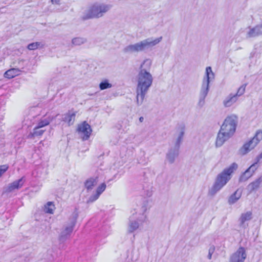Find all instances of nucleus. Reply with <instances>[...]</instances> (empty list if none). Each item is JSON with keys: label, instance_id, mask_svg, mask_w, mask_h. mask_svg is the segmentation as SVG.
<instances>
[{"label": "nucleus", "instance_id": "nucleus-1", "mask_svg": "<svg viewBox=\"0 0 262 262\" xmlns=\"http://www.w3.org/2000/svg\"><path fill=\"white\" fill-rule=\"evenodd\" d=\"M151 64V60L147 59L140 66L137 76L138 83L136 89V99L138 105L142 104L145 96L152 83L153 78L149 72Z\"/></svg>", "mask_w": 262, "mask_h": 262}, {"label": "nucleus", "instance_id": "nucleus-2", "mask_svg": "<svg viewBox=\"0 0 262 262\" xmlns=\"http://www.w3.org/2000/svg\"><path fill=\"white\" fill-rule=\"evenodd\" d=\"M238 118L235 115L228 116L221 127L216 139V146L221 147L235 132Z\"/></svg>", "mask_w": 262, "mask_h": 262}, {"label": "nucleus", "instance_id": "nucleus-3", "mask_svg": "<svg viewBox=\"0 0 262 262\" xmlns=\"http://www.w3.org/2000/svg\"><path fill=\"white\" fill-rule=\"evenodd\" d=\"M237 167V164L233 163L228 168L225 169L222 172L219 174L213 185L209 189V194L210 195H214L221 190L231 179V174L236 170Z\"/></svg>", "mask_w": 262, "mask_h": 262}, {"label": "nucleus", "instance_id": "nucleus-4", "mask_svg": "<svg viewBox=\"0 0 262 262\" xmlns=\"http://www.w3.org/2000/svg\"><path fill=\"white\" fill-rule=\"evenodd\" d=\"M162 36L155 39L152 38H148L136 43L126 46L123 49V51L125 53L142 52L157 45L162 40Z\"/></svg>", "mask_w": 262, "mask_h": 262}, {"label": "nucleus", "instance_id": "nucleus-5", "mask_svg": "<svg viewBox=\"0 0 262 262\" xmlns=\"http://www.w3.org/2000/svg\"><path fill=\"white\" fill-rule=\"evenodd\" d=\"M112 8V5L104 3H96L85 11L82 17L83 20L99 18L104 15Z\"/></svg>", "mask_w": 262, "mask_h": 262}, {"label": "nucleus", "instance_id": "nucleus-6", "mask_svg": "<svg viewBox=\"0 0 262 262\" xmlns=\"http://www.w3.org/2000/svg\"><path fill=\"white\" fill-rule=\"evenodd\" d=\"M214 75L210 67H208L206 69L205 76L203 80L201 89L200 92L199 100L198 105L200 107H203L205 103V98L206 97L209 88L210 80L213 79Z\"/></svg>", "mask_w": 262, "mask_h": 262}, {"label": "nucleus", "instance_id": "nucleus-7", "mask_svg": "<svg viewBox=\"0 0 262 262\" xmlns=\"http://www.w3.org/2000/svg\"><path fill=\"white\" fill-rule=\"evenodd\" d=\"M262 139V130H258L256 132L254 137L248 142L245 143L240 149V152L242 155H245L253 149Z\"/></svg>", "mask_w": 262, "mask_h": 262}, {"label": "nucleus", "instance_id": "nucleus-8", "mask_svg": "<svg viewBox=\"0 0 262 262\" xmlns=\"http://www.w3.org/2000/svg\"><path fill=\"white\" fill-rule=\"evenodd\" d=\"M77 216V213H74L69 225L66 226L61 231L59 236L60 241L64 242L70 237L75 225Z\"/></svg>", "mask_w": 262, "mask_h": 262}, {"label": "nucleus", "instance_id": "nucleus-9", "mask_svg": "<svg viewBox=\"0 0 262 262\" xmlns=\"http://www.w3.org/2000/svg\"><path fill=\"white\" fill-rule=\"evenodd\" d=\"M92 131L91 126L86 122L79 124L77 129L78 133L83 140H86L89 138Z\"/></svg>", "mask_w": 262, "mask_h": 262}, {"label": "nucleus", "instance_id": "nucleus-10", "mask_svg": "<svg viewBox=\"0 0 262 262\" xmlns=\"http://www.w3.org/2000/svg\"><path fill=\"white\" fill-rule=\"evenodd\" d=\"M242 31V32H245L247 38L255 37L262 35V23L253 28L248 27Z\"/></svg>", "mask_w": 262, "mask_h": 262}, {"label": "nucleus", "instance_id": "nucleus-11", "mask_svg": "<svg viewBox=\"0 0 262 262\" xmlns=\"http://www.w3.org/2000/svg\"><path fill=\"white\" fill-rule=\"evenodd\" d=\"M246 257L245 249L240 247L230 256V262H244Z\"/></svg>", "mask_w": 262, "mask_h": 262}, {"label": "nucleus", "instance_id": "nucleus-12", "mask_svg": "<svg viewBox=\"0 0 262 262\" xmlns=\"http://www.w3.org/2000/svg\"><path fill=\"white\" fill-rule=\"evenodd\" d=\"M25 181V178L23 177L20 179L9 184L6 188V191L8 192H11L16 189L17 190L21 188L24 185Z\"/></svg>", "mask_w": 262, "mask_h": 262}, {"label": "nucleus", "instance_id": "nucleus-13", "mask_svg": "<svg viewBox=\"0 0 262 262\" xmlns=\"http://www.w3.org/2000/svg\"><path fill=\"white\" fill-rule=\"evenodd\" d=\"M106 185L104 183L101 184L96 189V192L91 195L86 201L88 204L92 203L96 201L102 193L105 190Z\"/></svg>", "mask_w": 262, "mask_h": 262}, {"label": "nucleus", "instance_id": "nucleus-14", "mask_svg": "<svg viewBox=\"0 0 262 262\" xmlns=\"http://www.w3.org/2000/svg\"><path fill=\"white\" fill-rule=\"evenodd\" d=\"M257 164L255 162L241 176L239 181L244 182L250 178L257 169Z\"/></svg>", "mask_w": 262, "mask_h": 262}, {"label": "nucleus", "instance_id": "nucleus-15", "mask_svg": "<svg viewBox=\"0 0 262 262\" xmlns=\"http://www.w3.org/2000/svg\"><path fill=\"white\" fill-rule=\"evenodd\" d=\"M180 148L176 147H171L169 149L166 154V159L170 164L174 163L175 159L179 155Z\"/></svg>", "mask_w": 262, "mask_h": 262}, {"label": "nucleus", "instance_id": "nucleus-16", "mask_svg": "<svg viewBox=\"0 0 262 262\" xmlns=\"http://www.w3.org/2000/svg\"><path fill=\"white\" fill-rule=\"evenodd\" d=\"M185 127L184 125H180L178 129L174 147L180 148V145L183 141V138L185 134Z\"/></svg>", "mask_w": 262, "mask_h": 262}, {"label": "nucleus", "instance_id": "nucleus-17", "mask_svg": "<svg viewBox=\"0 0 262 262\" xmlns=\"http://www.w3.org/2000/svg\"><path fill=\"white\" fill-rule=\"evenodd\" d=\"M76 114V112L73 110L69 111L63 115L62 121L67 122L69 126L73 124Z\"/></svg>", "mask_w": 262, "mask_h": 262}, {"label": "nucleus", "instance_id": "nucleus-18", "mask_svg": "<svg viewBox=\"0 0 262 262\" xmlns=\"http://www.w3.org/2000/svg\"><path fill=\"white\" fill-rule=\"evenodd\" d=\"M252 215L251 211L242 213L239 219V226L243 228H245L248 226L246 224V222L249 221L252 219Z\"/></svg>", "mask_w": 262, "mask_h": 262}, {"label": "nucleus", "instance_id": "nucleus-19", "mask_svg": "<svg viewBox=\"0 0 262 262\" xmlns=\"http://www.w3.org/2000/svg\"><path fill=\"white\" fill-rule=\"evenodd\" d=\"M262 184V176L256 179L255 181L250 183L247 188L250 192L256 191Z\"/></svg>", "mask_w": 262, "mask_h": 262}, {"label": "nucleus", "instance_id": "nucleus-20", "mask_svg": "<svg viewBox=\"0 0 262 262\" xmlns=\"http://www.w3.org/2000/svg\"><path fill=\"white\" fill-rule=\"evenodd\" d=\"M238 98L233 94H229L224 100L223 103L225 107H230L237 101Z\"/></svg>", "mask_w": 262, "mask_h": 262}, {"label": "nucleus", "instance_id": "nucleus-21", "mask_svg": "<svg viewBox=\"0 0 262 262\" xmlns=\"http://www.w3.org/2000/svg\"><path fill=\"white\" fill-rule=\"evenodd\" d=\"M98 181V177H97L90 178L84 183L85 187L87 190H91L97 185Z\"/></svg>", "mask_w": 262, "mask_h": 262}, {"label": "nucleus", "instance_id": "nucleus-22", "mask_svg": "<svg viewBox=\"0 0 262 262\" xmlns=\"http://www.w3.org/2000/svg\"><path fill=\"white\" fill-rule=\"evenodd\" d=\"M21 70L18 68H12L7 70L4 73L5 78L11 79L20 74Z\"/></svg>", "mask_w": 262, "mask_h": 262}, {"label": "nucleus", "instance_id": "nucleus-23", "mask_svg": "<svg viewBox=\"0 0 262 262\" xmlns=\"http://www.w3.org/2000/svg\"><path fill=\"white\" fill-rule=\"evenodd\" d=\"M54 119L53 117L48 116L41 118L37 123L36 126L40 128H43V127L48 125Z\"/></svg>", "mask_w": 262, "mask_h": 262}, {"label": "nucleus", "instance_id": "nucleus-24", "mask_svg": "<svg viewBox=\"0 0 262 262\" xmlns=\"http://www.w3.org/2000/svg\"><path fill=\"white\" fill-rule=\"evenodd\" d=\"M129 220L128 231L129 232L132 233L138 228L139 224L137 221L134 220L133 217H130Z\"/></svg>", "mask_w": 262, "mask_h": 262}, {"label": "nucleus", "instance_id": "nucleus-25", "mask_svg": "<svg viewBox=\"0 0 262 262\" xmlns=\"http://www.w3.org/2000/svg\"><path fill=\"white\" fill-rule=\"evenodd\" d=\"M242 192L239 190H237L232 194L228 199V203L230 205L234 204L241 197Z\"/></svg>", "mask_w": 262, "mask_h": 262}, {"label": "nucleus", "instance_id": "nucleus-26", "mask_svg": "<svg viewBox=\"0 0 262 262\" xmlns=\"http://www.w3.org/2000/svg\"><path fill=\"white\" fill-rule=\"evenodd\" d=\"M45 131V129L38 127V126H36L34 128L33 132L29 134V137L30 138H33L35 137L41 136L42 135Z\"/></svg>", "mask_w": 262, "mask_h": 262}, {"label": "nucleus", "instance_id": "nucleus-27", "mask_svg": "<svg viewBox=\"0 0 262 262\" xmlns=\"http://www.w3.org/2000/svg\"><path fill=\"white\" fill-rule=\"evenodd\" d=\"M87 40L84 37H75L72 40V43L74 46H80L86 42Z\"/></svg>", "mask_w": 262, "mask_h": 262}, {"label": "nucleus", "instance_id": "nucleus-28", "mask_svg": "<svg viewBox=\"0 0 262 262\" xmlns=\"http://www.w3.org/2000/svg\"><path fill=\"white\" fill-rule=\"evenodd\" d=\"M99 86L101 90H104L107 89L111 88L112 87V84L109 83L108 79H105L100 83Z\"/></svg>", "mask_w": 262, "mask_h": 262}, {"label": "nucleus", "instance_id": "nucleus-29", "mask_svg": "<svg viewBox=\"0 0 262 262\" xmlns=\"http://www.w3.org/2000/svg\"><path fill=\"white\" fill-rule=\"evenodd\" d=\"M54 209V205L51 202H48L47 204L45 206L44 211L46 213L52 214L53 213Z\"/></svg>", "mask_w": 262, "mask_h": 262}, {"label": "nucleus", "instance_id": "nucleus-30", "mask_svg": "<svg viewBox=\"0 0 262 262\" xmlns=\"http://www.w3.org/2000/svg\"><path fill=\"white\" fill-rule=\"evenodd\" d=\"M43 45L40 42H35L29 44L27 46V49L29 50H34L39 47H43Z\"/></svg>", "mask_w": 262, "mask_h": 262}, {"label": "nucleus", "instance_id": "nucleus-31", "mask_svg": "<svg viewBox=\"0 0 262 262\" xmlns=\"http://www.w3.org/2000/svg\"><path fill=\"white\" fill-rule=\"evenodd\" d=\"M246 86V85H243L238 88L236 93L234 94L237 98L244 94Z\"/></svg>", "mask_w": 262, "mask_h": 262}, {"label": "nucleus", "instance_id": "nucleus-32", "mask_svg": "<svg viewBox=\"0 0 262 262\" xmlns=\"http://www.w3.org/2000/svg\"><path fill=\"white\" fill-rule=\"evenodd\" d=\"M8 168V166L6 165H3L0 166V177L1 176L7 171Z\"/></svg>", "mask_w": 262, "mask_h": 262}, {"label": "nucleus", "instance_id": "nucleus-33", "mask_svg": "<svg viewBox=\"0 0 262 262\" xmlns=\"http://www.w3.org/2000/svg\"><path fill=\"white\" fill-rule=\"evenodd\" d=\"M214 251V247H211L208 251V255L207 256V257L208 259H211L212 257V255Z\"/></svg>", "mask_w": 262, "mask_h": 262}, {"label": "nucleus", "instance_id": "nucleus-34", "mask_svg": "<svg viewBox=\"0 0 262 262\" xmlns=\"http://www.w3.org/2000/svg\"><path fill=\"white\" fill-rule=\"evenodd\" d=\"M261 159H262V152L256 157L255 162L257 164Z\"/></svg>", "mask_w": 262, "mask_h": 262}, {"label": "nucleus", "instance_id": "nucleus-35", "mask_svg": "<svg viewBox=\"0 0 262 262\" xmlns=\"http://www.w3.org/2000/svg\"><path fill=\"white\" fill-rule=\"evenodd\" d=\"M60 1V0H51V2L53 4L59 5Z\"/></svg>", "mask_w": 262, "mask_h": 262}, {"label": "nucleus", "instance_id": "nucleus-36", "mask_svg": "<svg viewBox=\"0 0 262 262\" xmlns=\"http://www.w3.org/2000/svg\"><path fill=\"white\" fill-rule=\"evenodd\" d=\"M64 10V8H57L56 9V10L54 11V12H61L62 11Z\"/></svg>", "mask_w": 262, "mask_h": 262}, {"label": "nucleus", "instance_id": "nucleus-37", "mask_svg": "<svg viewBox=\"0 0 262 262\" xmlns=\"http://www.w3.org/2000/svg\"><path fill=\"white\" fill-rule=\"evenodd\" d=\"M143 120H144V118L143 117H140L139 118V121L140 122H142L143 121Z\"/></svg>", "mask_w": 262, "mask_h": 262}]
</instances>
